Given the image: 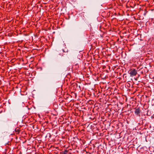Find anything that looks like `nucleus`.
I'll return each mask as SVG.
<instances>
[{
	"instance_id": "423d86ee",
	"label": "nucleus",
	"mask_w": 154,
	"mask_h": 154,
	"mask_svg": "<svg viewBox=\"0 0 154 154\" xmlns=\"http://www.w3.org/2000/svg\"><path fill=\"white\" fill-rule=\"evenodd\" d=\"M76 85V86H77V85H76V84H75V85Z\"/></svg>"
},
{
	"instance_id": "f03ea898",
	"label": "nucleus",
	"mask_w": 154,
	"mask_h": 154,
	"mask_svg": "<svg viewBox=\"0 0 154 154\" xmlns=\"http://www.w3.org/2000/svg\"><path fill=\"white\" fill-rule=\"evenodd\" d=\"M140 110L139 108H137L134 111L135 113L137 116H140Z\"/></svg>"
},
{
	"instance_id": "f257e3e1",
	"label": "nucleus",
	"mask_w": 154,
	"mask_h": 154,
	"mask_svg": "<svg viewBox=\"0 0 154 154\" xmlns=\"http://www.w3.org/2000/svg\"><path fill=\"white\" fill-rule=\"evenodd\" d=\"M128 73L131 77L135 76L137 74L136 70L134 69H130Z\"/></svg>"
},
{
	"instance_id": "39448f33",
	"label": "nucleus",
	"mask_w": 154,
	"mask_h": 154,
	"mask_svg": "<svg viewBox=\"0 0 154 154\" xmlns=\"http://www.w3.org/2000/svg\"><path fill=\"white\" fill-rule=\"evenodd\" d=\"M18 133H19L20 131L18 129H16L15 130Z\"/></svg>"
},
{
	"instance_id": "7ed1b4c3",
	"label": "nucleus",
	"mask_w": 154,
	"mask_h": 154,
	"mask_svg": "<svg viewBox=\"0 0 154 154\" xmlns=\"http://www.w3.org/2000/svg\"><path fill=\"white\" fill-rule=\"evenodd\" d=\"M79 68V66L78 64H75V65H73L72 67V69L75 70L78 69Z\"/></svg>"
},
{
	"instance_id": "20e7f679",
	"label": "nucleus",
	"mask_w": 154,
	"mask_h": 154,
	"mask_svg": "<svg viewBox=\"0 0 154 154\" xmlns=\"http://www.w3.org/2000/svg\"><path fill=\"white\" fill-rule=\"evenodd\" d=\"M67 150H65L63 154H67Z\"/></svg>"
}]
</instances>
